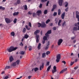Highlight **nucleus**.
<instances>
[{"instance_id": "8", "label": "nucleus", "mask_w": 79, "mask_h": 79, "mask_svg": "<svg viewBox=\"0 0 79 79\" xmlns=\"http://www.w3.org/2000/svg\"><path fill=\"white\" fill-rule=\"evenodd\" d=\"M36 13H37L38 16H40V14H42V11L38 10L37 11Z\"/></svg>"}, {"instance_id": "41", "label": "nucleus", "mask_w": 79, "mask_h": 79, "mask_svg": "<svg viewBox=\"0 0 79 79\" xmlns=\"http://www.w3.org/2000/svg\"><path fill=\"white\" fill-rule=\"evenodd\" d=\"M41 1L42 3H44V2H47V0H41Z\"/></svg>"}, {"instance_id": "2", "label": "nucleus", "mask_w": 79, "mask_h": 79, "mask_svg": "<svg viewBox=\"0 0 79 79\" xmlns=\"http://www.w3.org/2000/svg\"><path fill=\"white\" fill-rule=\"evenodd\" d=\"M18 48L17 47L14 48V47L11 46L9 49H7V50L8 52H11L13 51H15Z\"/></svg>"}, {"instance_id": "31", "label": "nucleus", "mask_w": 79, "mask_h": 79, "mask_svg": "<svg viewBox=\"0 0 79 79\" xmlns=\"http://www.w3.org/2000/svg\"><path fill=\"white\" fill-rule=\"evenodd\" d=\"M10 67H10V66H6L5 68V69H9V68H10Z\"/></svg>"}, {"instance_id": "38", "label": "nucleus", "mask_w": 79, "mask_h": 79, "mask_svg": "<svg viewBox=\"0 0 79 79\" xmlns=\"http://www.w3.org/2000/svg\"><path fill=\"white\" fill-rule=\"evenodd\" d=\"M47 33H48L49 34H50L51 33H52V31L51 30H49L47 32Z\"/></svg>"}, {"instance_id": "40", "label": "nucleus", "mask_w": 79, "mask_h": 79, "mask_svg": "<svg viewBox=\"0 0 79 79\" xmlns=\"http://www.w3.org/2000/svg\"><path fill=\"white\" fill-rule=\"evenodd\" d=\"M50 52L49 51H47L46 52V54L47 55H48V54H50Z\"/></svg>"}, {"instance_id": "53", "label": "nucleus", "mask_w": 79, "mask_h": 79, "mask_svg": "<svg viewBox=\"0 0 79 79\" xmlns=\"http://www.w3.org/2000/svg\"><path fill=\"white\" fill-rule=\"evenodd\" d=\"M53 69L55 70H56V66H54L53 67Z\"/></svg>"}, {"instance_id": "39", "label": "nucleus", "mask_w": 79, "mask_h": 79, "mask_svg": "<svg viewBox=\"0 0 79 79\" xmlns=\"http://www.w3.org/2000/svg\"><path fill=\"white\" fill-rule=\"evenodd\" d=\"M47 14V10H45L44 11V14L45 15H46V14Z\"/></svg>"}, {"instance_id": "35", "label": "nucleus", "mask_w": 79, "mask_h": 79, "mask_svg": "<svg viewBox=\"0 0 79 79\" xmlns=\"http://www.w3.org/2000/svg\"><path fill=\"white\" fill-rule=\"evenodd\" d=\"M5 8V7H3L2 6H0V10H4Z\"/></svg>"}, {"instance_id": "23", "label": "nucleus", "mask_w": 79, "mask_h": 79, "mask_svg": "<svg viewBox=\"0 0 79 79\" xmlns=\"http://www.w3.org/2000/svg\"><path fill=\"white\" fill-rule=\"evenodd\" d=\"M61 23V20H59L58 23V26H61V25L60 24V23Z\"/></svg>"}, {"instance_id": "48", "label": "nucleus", "mask_w": 79, "mask_h": 79, "mask_svg": "<svg viewBox=\"0 0 79 79\" xmlns=\"http://www.w3.org/2000/svg\"><path fill=\"white\" fill-rule=\"evenodd\" d=\"M32 15H33V17H35V15H36V13H33L32 14Z\"/></svg>"}, {"instance_id": "24", "label": "nucleus", "mask_w": 79, "mask_h": 79, "mask_svg": "<svg viewBox=\"0 0 79 79\" xmlns=\"http://www.w3.org/2000/svg\"><path fill=\"white\" fill-rule=\"evenodd\" d=\"M61 14V10L59 9L58 10V15H60Z\"/></svg>"}, {"instance_id": "6", "label": "nucleus", "mask_w": 79, "mask_h": 79, "mask_svg": "<svg viewBox=\"0 0 79 79\" xmlns=\"http://www.w3.org/2000/svg\"><path fill=\"white\" fill-rule=\"evenodd\" d=\"M63 0H59V6H62V5H63Z\"/></svg>"}, {"instance_id": "43", "label": "nucleus", "mask_w": 79, "mask_h": 79, "mask_svg": "<svg viewBox=\"0 0 79 79\" xmlns=\"http://www.w3.org/2000/svg\"><path fill=\"white\" fill-rule=\"evenodd\" d=\"M53 8L55 9L56 8V5H53Z\"/></svg>"}, {"instance_id": "7", "label": "nucleus", "mask_w": 79, "mask_h": 79, "mask_svg": "<svg viewBox=\"0 0 79 79\" xmlns=\"http://www.w3.org/2000/svg\"><path fill=\"white\" fill-rule=\"evenodd\" d=\"M49 45H50V41H48V43L47 44L45 48V50H47L48 48Z\"/></svg>"}, {"instance_id": "42", "label": "nucleus", "mask_w": 79, "mask_h": 79, "mask_svg": "<svg viewBox=\"0 0 79 79\" xmlns=\"http://www.w3.org/2000/svg\"><path fill=\"white\" fill-rule=\"evenodd\" d=\"M17 21V19H14V23H16Z\"/></svg>"}, {"instance_id": "32", "label": "nucleus", "mask_w": 79, "mask_h": 79, "mask_svg": "<svg viewBox=\"0 0 79 79\" xmlns=\"http://www.w3.org/2000/svg\"><path fill=\"white\" fill-rule=\"evenodd\" d=\"M25 27L26 29H27V30H28V31L30 30V28H28L29 27H28V26H27V25H26L25 26Z\"/></svg>"}, {"instance_id": "10", "label": "nucleus", "mask_w": 79, "mask_h": 79, "mask_svg": "<svg viewBox=\"0 0 79 79\" xmlns=\"http://www.w3.org/2000/svg\"><path fill=\"white\" fill-rule=\"evenodd\" d=\"M9 60L10 62H12V61L14 60V59H13V56H11L9 58Z\"/></svg>"}, {"instance_id": "44", "label": "nucleus", "mask_w": 79, "mask_h": 79, "mask_svg": "<svg viewBox=\"0 0 79 79\" xmlns=\"http://www.w3.org/2000/svg\"><path fill=\"white\" fill-rule=\"evenodd\" d=\"M66 24V22L65 21H64L63 23H62V26H64V24Z\"/></svg>"}, {"instance_id": "34", "label": "nucleus", "mask_w": 79, "mask_h": 79, "mask_svg": "<svg viewBox=\"0 0 79 79\" xmlns=\"http://www.w3.org/2000/svg\"><path fill=\"white\" fill-rule=\"evenodd\" d=\"M52 72L53 74V73H56V70L53 69V70H52Z\"/></svg>"}, {"instance_id": "11", "label": "nucleus", "mask_w": 79, "mask_h": 79, "mask_svg": "<svg viewBox=\"0 0 79 79\" xmlns=\"http://www.w3.org/2000/svg\"><path fill=\"white\" fill-rule=\"evenodd\" d=\"M44 63H42V65L40 66V71H41V70H42V69L44 68Z\"/></svg>"}, {"instance_id": "47", "label": "nucleus", "mask_w": 79, "mask_h": 79, "mask_svg": "<svg viewBox=\"0 0 79 79\" xmlns=\"http://www.w3.org/2000/svg\"><path fill=\"white\" fill-rule=\"evenodd\" d=\"M56 19H57L56 18L55 19V21H56L55 23L56 24H57V23H58V20H57Z\"/></svg>"}, {"instance_id": "59", "label": "nucleus", "mask_w": 79, "mask_h": 79, "mask_svg": "<svg viewBox=\"0 0 79 79\" xmlns=\"http://www.w3.org/2000/svg\"><path fill=\"white\" fill-rule=\"evenodd\" d=\"M20 45L21 46H23V43L22 42H21L20 44Z\"/></svg>"}, {"instance_id": "20", "label": "nucleus", "mask_w": 79, "mask_h": 79, "mask_svg": "<svg viewBox=\"0 0 79 79\" xmlns=\"http://www.w3.org/2000/svg\"><path fill=\"white\" fill-rule=\"evenodd\" d=\"M20 62V60H18L16 61V62H15L16 63H17V64H19V63Z\"/></svg>"}, {"instance_id": "62", "label": "nucleus", "mask_w": 79, "mask_h": 79, "mask_svg": "<svg viewBox=\"0 0 79 79\" xmlns=\"http://www.w3.org/2000/svg\"><path fill=\"white\" fill-rule=\"evenodd\" d=\"M76 15H79V12L78 11H76Z\"/></svg>"}, {"instance_id": "58", "label": "nucleus", "mask_w": 79, "mask_h": 79, "mask_svg": "<svg viewBox=\"0 0 79 79\" xmlns=\"http://www.w3.org/2000/svg\"><path fill=\"white\" fill-rule=\"evenodd\" d=\"M62 63H64V64H66V61H65L64 60L62 61Z\"/></svg>"}, {"instance_id": "18", "label": "nucleus", "mask_w": 79, "mask_h": 79, "mask_svg": "<svg viewBox=\"0 0 79 79\" xmlns=\"http://www.w3.org/2000/svg\"><path fill=\"white\" fill-rule=\"evenodd\" d=\"M65 7H67L68 6V2H65L64 3Z\"/></svg>"}, {"instance_id": "28", "label": "nucleus", "mask_w": 79, "mask_h": 79, "mask_svg": "<svg viewBox=\"0 0 79 79\" xmlns=\"http://www.w3.org/2000/svg\"><path fill=\"white\" fill-rule=\"evenodd\" d=\"M29 37V35L27 34H26L24 36V38L25 39H27Z\"/></svg>"}, {"instance_id": "61", "label": "nucleus", "mask_w": 79, "mask_h": 79, "mask_svg": "<svg viewBox=\"0 0 79 79\" xmlns=\"http://www.w3.org/2000/svg\"><path fill=\"white\" fill-rule=\"evenodd\" d=\"M24 48L25 50H27V46H26L24 47Z\"/></svg>"}, {"instance_id": "37", "label": "nucleus", "mask_w": 79, "mask_h": 79, "mask_svg": "<svg viewBox=\"0 0 79 79\" xmlns=\"http://www.w3.org/2000/svg\"><path fill=\"white\" fill-rule=\"evenodd\" d=\"M76 15V18L78 19V21L79 22V15Z\"/></svg>"}, {"instance_id": "55", "label": "nucleus", "mask_w": 79, "mask_h": 79, "mask_svg": "<svg viewBox=\"0 0 79 79\" xmlns=\"http://www.w3.org/2000/svg\"><path fill=\"white\" fill-rule=\"evenodd\" d=\"M78 23H75L74 24L75 26L77 27L78 26V25H78Z\"/></svg>"}, {"instance_id": "57", "label": "nucleus", "mask_w": 79, "mask_h": 79, "mask_svg": "<svg viewBox=\"0 0 79 79\" xmlns=\"http://www.w3.org/2000/svg\"><path fill=\"white\" fill-rule=\"evenodd\" d=\"M53 31H55V30H56V27H55L53 28Z\"/></svg>"}, {"instance_id": "13", "label": "nucleus", "mask_w": 79, "mask_h": 79, "mask_svg": "<svg viewBox=\"0 0 79 79\" xmlns=\"http://www.w3.org/2000/svg\"><path fill=\"white\" fill-rule=\"evenodd\" d=\"M64 16H65V12H64L61 15V18L62 19H64Z\"/></svg>"}, {"instance_id": "30", "label": "nucleus", "mask_w": 79, "mask_h": 79, "mask_svg": "<svg viewBox=\"0 0 79 79\" xmlns=\"http://www.w3.org/2000/svg\"><path fill=\"white\" fill-rule=\"evenodd\" d=\"M11 35L12 36H13L14 37V36H15V32L13 31L11 32Z\"/></svg>"}, {"instance_id": "17", "label": "nucleus", "mask_w": 79, "mask_h": 79, "mask_svg": "<svg viewBox=\"0 0 79 79\" xmlns=\"http://www.w3.org/2000/svg\"><path fill=\"white\" fill-rule=\"evenodd\" d=\"M16 65V63L15 62L11 64V66H15Z\"/></svg>"}, {"instance_id": "27", "label": "nucleus", "mask_w": 79, "mask_h": 79, "mask_svg": "<svg viewBox=\"0 0 79 79\" xmlns=\"http://www.w3.org/2000/svg\"><path fill=\"white\" fill-rule=\"evenodd\" d=\"M40 46H41V44H40V43H39L38 46V48L39 50L40 48Z\"/></svg>"}, {"instance_id": "12", "label": "nucleus", "mask_w": 79, "mask_h": 79, "mask_svg": "<svg viewBox=\"0 0 79 79\" xmlns=\"http://www.w3.org/2000/svg\"><path fill=\"white\" fill-rule=\"evenodd\" d=\"M39 32H40V30H36V31H35L34 34L35 35H37V34H39Z\"/></svg>"}, {"instance_id": "21", "label": "nucleus", "mask_w": 79, "mask_h": 79, "mask_svg": "<svg viewBox=\"0 0 79 79\" xmlns=\"http://www.w3.org/2000/svg\"><path fill=\"white\" fill-rule=\"evenodd\" d=\"M38 70H39V68H38L36 67L34 68V70L35 72H36V71H37Z\"/></svg>"}, {"instance_id": "22", "label": "nucleus", "mask_w": 79, "mask_h": 79, "mask_svg": "<svg viewBox=\"0 0 79 79\" xmlns=\"http://www.w3.org/2000/svg\"><path fill=\"white\" fill-rule=\"evenodd\" d=\"M23 6L24 7L25 10H27V5H25V6Z\"/></svg>"}, {"instance_id": "52", "label": "nucleus", "mask_w": 79, "mask_h": 79, "mask_svg": "<svg viewBox=\"0 0 79 79\" xmlns=\"http://www.w3.org/2000/svg\"><path fill=\"white\" fill-rule=\"evenodd\" d=\"M74 63V62H71V63L70 64V65L72 66Z\"/></svg>"}, {"instance_id": "26", "label": "nucleus", "mask_w": 79, "mask_h": 79, "mask_svg": "<svg viewBox=\"0 0 79 79\" xmlns=\"http://www.w3.org/2000/svg\"><path fill=\"white\" fill-rule=\"evenodd\" d=\"M25 52L23 51H21L19 53L21 55H24V54Z\"/></svg>"}, {"instance_id": "51", "label": "nucleus", "mask_w": 79, "mask_h": 79, "mask_svg": "<svg viewBox=\"0 0 79 79\" xmlns=\"http://www.w3.org/2000/svg\"><path fill=\"white\" fill-rule=\"evenodd\" d=\"M42 7V4H40L39 6V7L40 8H41Z\"/></svg>"}, {"instance_id": "4", "label": "nucleus", "mask_w": 79, "mask_h": 79, "mask_svg": "<svg viewBox=\"0 0 79 79\" xmlns=\"http://www.w3.org/2000/svg\"><path fill=\"white\" fill-rule=\"evenodd\" d=\"M5 21L6 22L7 24H9V23H10L11 22V19H10L8 18H6L5 19Z\"/></svg>"}, {"instance_id": "63", "label": "nucleus", "mask_w": 79, "mask_h": 79, "mask_svg": "<svg viewBox=\"0 0 79 79\" xmlns=\"http://www.w3.org/2000/svg\"><path fill=\"white\" fill-rule=\"evenodd\" d=\"M45 35L46 36H47V37H48V33H47V32L46 33Z\"/></svg>"}, {"instance_id": "1", "label": "nucleus", "mask_w": 79, "mask_h": 79, "mask_svg": "<svg viewBox=\"0 0 79 79\" xmlns=\"http://www.w3.org/2000/svg\"><path fill=\"white\" fill-rule=\"evenodd\" d=\"M38 24L39 25V27H41L42 28H44L46 27V25L45 24V22H43L41 23H38Z\"/></svg>"}, {"instance_id": "45", "label": "nucleus", "mask_w": 79, "mask_h": 79, "mask_svg": "<svg viewBox=\"0 0 79 79\" xmlns=\"http://www.w3.org/2000/svg\"><path fill=\"white\" fill-rule=\"evenodd\" d=\"M49 64H50V62H47L46 63V66H49Z\"/></svg>"}, {"instance_id": "14", "label": "nucleus", "mask_w": 79, "mask_h": 79, "mask_svg": "<svg viewBox=\"0 0 79 79\" xmlns=\"http://www.w3.org/2000/svg\"><path fill=\"white\" fill-rule=\"evenodd\" d=\"M19 14V12H15L13 13V16H17V15H18Z\"/></svg>"}, {"instance_id": "60", "label": "nucleus", "mask_w": 79, "mask_h": 79, "mask_svg": "<svg viewBox=\"0 0 79 79\" xmlns=\"http://www.w3.org/2000/svg\"><path fill=\"white\" fill-rule=\"evenodd\" d=\"M50 2L49 1H48L47 3L46 6H48V4Z\"/></svg>"}, {"instance_id": "16", "label": "nucleus", "mask_w": 79, "mask_h": 79, "mask_svg": "<svg viewBox=\"0 0 79 79\" xmlns=\"http://www.w3.org/2000/svg\"><path fill=\"white\" fill-rule=\"evenodd\" d=\"M46 57V53H44L42 54V58H45Z\"/></svg>"}, {"instance_id": "50", "label": "nucleus", "mask_w": 79, "mask_h": 79, "mask_svg": "<svg viewBox=\"0 0 79 79\" xmlns=\"http://www.w3.org/2000/svg\"><path fill=\"white\" fill-rule=\"evenodd\" d=\"M8 78H9V77L7 76L5 77L4 79H8Z\"/></svg>"}, {"instance_id": "33", "label": "nucleus", "mask_w": 79, "mask_h": 79, "mask_svg": "<svg viewBox=\"0 0 79 79\" xmlns=\"http://www.w3.org/2000/svg\"><path fill=\"white\" fill-rule=\"evenodd\" d=\"M47 39V37L46 36H44L43 37V40H46Z\"/></svg>"}, {"instance_id": "36", "label": "nucleus", "mask_w": 79, "mask_h": 79, "mask_svg": "<svg viewBox=\"0 0 79 79\" xmlns=\"http://www.w3.org/2000/svg\"><path fill=\"white\" fill-rule=\"evenodd\" d=\"M50 20L49 19H48L46 22V24H48V23H49V22H50Z\"/></svg>"}, {"instance_id": "29", "label": "nucleus", "mask_w": 79, "mask_h": 79, "mask_svg": "<svg viewBox=\"0 0 79 79\" xmlns=\"http://www.w3.org/2000/svg\"><path fill=\"white\" fill-rule=\"evenodd\" d=\"M26 28H24L23 30V33H25V32H26Z\"/></svg>"}, {"instance_id": "15", "label": "nucleus", "mask_w": 79, "mask_h": 79, "mask_svg": "<svg viewBox=\"0 0 79 79\" xmlns=\"http://www.w3.org/2000/svg\"><path fill=\"white\" fill-rule=\"evenodd\" d=\"M50 68H51V65H50L48 66L47 69L46 71L48 73V71H50Z\"/></svg>"}, {"instance_id": "25", "label": "nucleus", "mask_w": 79, "mask_h": 79, "mask_svg": "<svg viewBox=\"0 0 79 79\" xmlns=\"http://www.w3.org/2000/svg\"><path fill=\"white\" fill-rule=\"evenodd\" d=\"M78 30L77 27H74L73 28V31H76Z\"/></svg>"}, {"instance_id": "9", "label": "nucleus", "mask_w": 79, "mask_h": 79, "mask_svg": "<svg viewBox=\"0 0 79 79\" xmlns=\"http://www.w3.org/2000/svg\"><path fill=\"white\" fill-rule=\"evenodd\" d=\"M66 70H67V68H66L63 70H62V71H61L59 74H62L63 73H64V71H66Z\"/></svg>"}, {"instance_id": "46", "label": "nucleus", "mask_w": 79, "mask_h": 79, "mask_svg": "<svg viewBox=\"0 0 79 79\" xmlns=\"http://www.w3.org/2000/svg\"><path fill=\"white\" fill-rule=\"evenodd\" d=\"M57 15V13L54 12L53 14V16H55Z\"/></svg>"}, {"instance_id": "19", "label": "nucleus", "mask_w": 79, "mask_h": 79, "mask_svg": "<svg viewBox=\"0 0 79 79\" xmlns=\"http://www.w3.org/2000/svg\"><path fill=\"white\" fill-rule=\"evenodd\" d=\"M20 0H17V3H15V5H17V4H19L20 3Z\"/></svg>"}, {"instance_id": "3", "label": "nucleus", "mask_w": 79, "mask_h": 79, "mask_svg": "<svg viewBox=\"0 0 79 79\" xmlns=\"http://www.w3.org/2000/svg\"><path fill=\"white\" fill-rule=\"evenodd\" d=\"M60 58H61V54H58L56 56V61L57 63L60 61Z\"/></svg>"}, {"instance_id": "5", "label": "nucleus", "mask_w": 79, "mask_h": 79, "mask_svg": "<svg viewBox=\"0 0 79 79\" xmlns=\"http://www.w3.org/2000/svg\"><path fill=\"white\" fill-rule=\"evenodd\" d=\"M62 42H63V40H62V39H59L58 40V45H60Z\"/></svg>"}, {"instance_id": "54", "label": "nucleus", "mask_w": 79, "mask_h": 79, "mask_svg": "<svg viewBox=\"0 0 79 79\" xmlns=\"http://www.w3.org/2000/svg\"><path fill=\"white\" fill-rule=\"evenodd\" d=\"M28 24L29 27H31V22H29L28 23Z\"/></svg>"}, {"instance_id": "64", "label": "nucleus", "mask_w": 79, "mask_h": 79, "mask_svg": "<svg viewBox=\"0 0 79 79\" xmlns=\"http://www.w3.org/2000/svg\"><path fill=\"white\" fill-rule=\"evenodd\" d=\"M68 10V7H67L66 9H65V11H66V12H67Z\"/></svg>"}, {"instance_id": "49", "label": "nucleus", "mask_w": 79, "mask_h": 79, "mask_svg": "<svg viewBox=\"0 0 79 79\" xmlns=\"http://www.w3.org/2000/svg\"><path fill=\"white\" fill-rule=\"evenodd\" d=\"M36 39H39V35H36Z\"/></svg>"}, {"instance_id": "56", "label": "nucleus", "mask_w": 79, "mask_h": 79, "mask_svg": "<svg viewBox=\"0 0 79 79\" xmlns=\"http://www.w3.org/2000/svg\"><path fill=\"white\" fill-rule=\"evenodd\" d=\"M28 15H32V13L31 12V11H29L28 12Z\"/></svg>"}]
</instances>
